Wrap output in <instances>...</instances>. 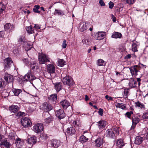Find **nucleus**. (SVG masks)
<instances>
[{
  "label": "nucleus",
  "mask_w": 148,
  "mask_h": 148,
  "mask_svg": "<svg viewBox=\"0 0 148 148\" xmlns=\"http://www.w3.org/2000/svg\"><path fill=\"white\" fill-rule=\"evenodd\" d=\"M119 130L118 128H112L108 129L106 132L105 135L109 138H114L115 137V134L118 135L119 134Z\"/></svg>",
  "instance_id": "obj_1"
},
{
  "label": "nucleus",
  "mask_w": 148,
  "mask_h": 148,
  "mask_svg": "<svg viewBox=\"0 0 148 148\" xmlns=\"http://www.w3.org/2000/svg\"><path fill=\"white\" fill-rule=\"evenodd\" d=\"M40 107L41 109L46 112H49L53 108V106L51 104L47 102H44L40 106Z\"/></svg>",
  "instance_id": "obj_2"
},
{
  "label": "nucleus",
  "mask_w": 148,
  "mask_h": 148,
  "mask_svg": "<svg viewBox=\"0 0 148 148\" xmlns=\"http://www.w3.org/2000/svg\"><path fill=\"white\" fill-rule=\"evenodd\" d=\"M140 69V66L138 65H135L131 67L130 68V70L132 76L134 77L136 76Z\"/></svg>",
  "instance_id": "obj_3"
},
{
  "label": "nucleus",
  "mask_w": 148,
  "mask_h": 148,
  "mask_svg": "<svg viewBox=\"0 0 148 148\" xmlns=\"http://www.w3.org/2000/svg\"><path fill=\"white\" fill-rule=\"evenodd\" d=\"M62 82L64 84L67 85L69 86H71L74 84L72 78L67 76H66L63 78Z\"/></svg>",
  "instance_id": "obj_4"
},
{
  "label": "nucleus",
  "mask_w": 148,
  "mask_h": 148,
  "mask_svg": "<svg viewBox=\"0 0 148 148\" xmlns=\"http://www.w3.org/2000/svg\"><path fill=\"white\" fill-rule=\"evenodd\" d=\"M90 25L87 22L80 23L79 26V29L80 31L83 32L88 29Z\"/></svg>",
  "instance_id": "obj_5"
},
{
  "label": "nucleus",
  "mask_w": 148,
  "mask_h": 148,
  "mask_svg": "<svg viewBox=\"0 0 148 148\" xmlns=\"http://www.w3.org/2000/svg\"><path fill=\"white\" fill-rule=\"evenodd\" d=\"M43 129V125L41 123H38L33 126V130L36 133H38L41 132Z\"/></svg>",
  "instance_id": "obj_6"
},
{
  "label": "nucleus",
  "mask_w": 148,
  "mask_h": 148,
  "mask_svg": "<svg viewBox=\"0 0 148 148\" xmlns=\"http://www.w3.org/2000/svg\"><path fill=\"white\" fill-rule=\"evenodd\" d=\"M24 79L26 81L31 82L36 79V77L30 71L27 73L24 76Z\"/></svg>",
  "instance_id": "obj_7"
},
{
  "label": "nucleus",
  "mask_w": 148,
  "mask_h": 148,
  "mask_svg": "<svg viewBox=\"0 0 148 148\" xmlns=\"http://www.w3.org/2000/svg\"><path fill=\"white\" fill-rule=\"evenodd\" d=\"M4 78L5 81L7 82V84L10 83L13 87V84L12 82L14 79L13 76L9 74H6L4 75Z\"/></svg>",
  "instance_id": "obj_8"
},
{
  "label": "nucleus",
  "mask_w": 148,
  "mask_h": 148,
  "mask_svg": "<svg viewBox=\"0 0 148 148\" xmlns=\"http://www.w3.org/2000/svg\"><path fill=\"white\" fill-rule=\"evenodd\" d=\"M22 125L25 127L30 126L32 123L30 120L28 118H24L21 121Z\"/></svg>",
  "instance_id": "obj_9"
},
{
  "label": "nucleus",
  "mask_w": 148,
  "mask_h": 148,
  "mask_svg": "<svg viewBox=\"0 0 148 148\" xmlns=\"http://www.w3.org/2000/svg\"><path fill=\"white\" fill-rule=\"evenodd\" d=\"M13 64V62L11 58H7L4 61L5 68L6 69L10 68Z\"/></svg>",
  "instance_id": "obj_10"
},
{
  "label": "nucleus",
  "mask_w": 148,
  "mask_h": 148,
  "mask_svg": "<svg viewBox=\"0 0 148 148\" xmlns=\"http://www.w3.org/2000/svg\"><path fill=\"white\" fill-rule=\"evenodd\" d=\"M39 60L41 64H45L47 62H49V60L47 58L46 56L43 54L39 55Z\"/></svg>",
  "instance_id": "obj_11"
},
{
  "label": "nucleus",
  "mask_w": 148,
  "mask_h": 148,
  "mask_svg": "<svg viewBox=\"0 0 148 148\" xmlns=\"http://www.w3.org/2000/svg\"><path fill=\"white\" fill-rule=\"evenodd\" d=\"M56 115L59 119L64 118L65 116V114L64 110L62 109H59L56 112Z\"/></svg>",
  "instance_id": "obj_12"
},
{
  "label": "nucleus",
  "mask_w": 148,
  "mask_h": 148,
  "mask_svg": "<svg viewBox=\"0 0 148 148\" xmlns=\"http://www.w3.org/2000/svg\"><path fill=\"white\" fill-rule=\"evenodd\" d=\"M19 107L17 105H12L9 107V110L11 112L14 113L18 112L19 110Z\"/></svg>",
  "instance_id": "obj_13"
},
{
  "label": "nucleus",
  "mask_w": 148,
  "mask_h": 148,
  "mask_svg": "<svg viewBox=\"0 0 148 148\" xmlns=\"http://www.w3.org/2000/svg\"><path fill=\"white\" fill-rule=\"evenodd\" d=\"M0 145L1 146H4L6 148H10L11 146L10 143L8 142L6 139H4L1 140Z\"/></svg>",
  "instance_id": "obj_14"
},
{
  "label": "nucleus",
  "mask_w": 148,
  "mask_h": 148,
  "mask_svg": "<svg viewBox=\"0 0 148 148\" xmlns=\"http://www.w3.org/2000/svg\"><path fill=\"white\" fill-rule=\"evenodd\" d=\"M47 71L49 73H54L55 72V67L52 64H48L47 66Z\"/></svg>",
  "instance_id": "obj_15"
},
{
  "label": "nucleus",
  "mask_w": 148,
  "mask_h": 148,
  "mask_svg": "<svg viewBox=\"0 0 148 148\" xmlns=\"http://www.w3.org/2000/svg\"><path fill=\"white\" fill-rule=\"evenodd\" d=\"M52 146L55 148H57L60 145V141L56 139H52L51 140Z\"/></svg>",
  "instance_id": "obj_16"
},
{
  "label": "nucleus",
  "mask_w": 148,
  "mask_h": 148,
  "mask_svg": "<svg viewBox=\"0 0 148 148\" xmlns=\"http://www.w3.org/2000/svg\"><path fill=\"white\" fill-rule=\"evenodd\" d=\"M97 125L100 129H102L105 127L107 124V122L104 120L100 121L97 122Z\"/></svg>",
  "instance_id": "obj_17"
},
{
  "label": "nucleus",
  "mask_w": 148,
  "mask_h": 148,
  "mask_svg": "<svg viewBox=\"0 0 148 148\" xmlns=\"http://www.w3.org/2000/svg\"><path fill=\"white\" fill-rule=\"evenodd\" d=\"M60 103L64 109H66L70 105L69 102L66 100L62 101L60 102Z\"/></svg>",
  "instance_id": "obj_18"
},
{
  "label": "nucleus",
  "mask_w": 148,
  "mask_h": 148,
  "mask_svg": "<svg viewBox=\"0 0 148 148\" xmlns=\"http://www.w3.org/2000/svg\"><path fill=\"white\" fill-rule=\"evenodd\" d=\"M36 137L35 136H33L29 138L27 140L28 143L32 145L34 144L36 142Z\"/></svg>",
  "instance_id": "obj_19"
},
{
  "label": "nucleus",
  "mask_w": 148,
  "mask_h": 148,
  "mask_svg": "<svg viewBox=\"0 0 148 148\" xmlns=\"http://www.w3.org/2000/svg\"><path fill=\"white\" fill-rule=\"evenodd\" d=\"M143 140V138L140 136H137L136 137L134 143L135 144L139 145L141 143Z\"/></svg>",
  "instance_id": "obj_20"
},
{
  "label": "nucleus",
  "mask_w": 148,
  "mask_h": 148,
  "mask_svg": "<svg viewBox=\"0 0 148 148\" xmlns=\"http://www.w3.org/2000/svg\"><path fill=\"white\" fill-rule=\"evenodd\" d=\"M105 34V32H99L97 33V37L95 38L99 40H102L104 38V36Z\"/></svg>",
  "instance_id": "obj_21"
},
{
  "label": "nucleus",
  "mask_w": 148,
  "mask_h": 148,
  "mask_svg": "<svg viewBox=\"0 0 148 148\" xmlns=\"http://www.w3.org/2000/svg\"><path fill=\"white\" fill-rule=\"evenodd\" d=\"M96 146L98 147H101L103 143V140L102 138H99L95 140Z\"/></svg>",
  "instance_id": "obj_22"
},
{
  "label": "nucleus",
  "mask_w": 148,
  "mask_h": 148,
  "mask_svg": "<svg viewBox=\"0 0 148 148\" xmlns=\"http://www.w3.org/2000/svg\"><path fill=\"white\" fill-rule=\"evenodd\" d=\"M75 130L74 127H71L67 129L66 133L68 135H72L75 133Z\"/></svg>",
  "instance_id": "obj_23"
},
{
  "label": "nucleus",
  "mask_w": 148,
  "mask_h": 148,
  "mask_svg": "<svg viewBox=\"0 0 148 148\" xmlns=\"http://www.w3.org/2000/svg\"><path fill=\"white\" fill-rule=\"evenodd\" d=\"M54 84L55 88L57 92L59 91L62 89V83L61 82H57Z\"/></svg>",
  "instance_id": "obj_24"
},
{
  "label": "nucleus",
  "mask_w": 148,
  "mask_h": 148,
  "mask_svg": "<svg viewBox=\"0 0 148 148\" xmlns=\"http://www.w3.org/2000/svg\"><path fill=\"white\" fill-rule=\"evenodd\" d=\"M137 82L133 79L130 80L129 83V86L131 88L136 87Z\"/></svg>",
  "instance_id": "obj_25"
},
{
  "label": "nucleus",
  "mask_w": 148,
  "mask_h": 148,
  "mask_svg": "<svg viewBox=\"0 0 148 148\" xmlns=\"http://www.w3.org/2000/svg\"><path fill=\"white\" fill-rule=\"evenodd\" d=\"M135 106L136 107L139 108L141 109L144 110L145 109V105L143 103H141L140 101H138L135 103Z\"/></svg>",
  "instance_id": "obj_26"
},
{
  "label": "nucleus",
  "mask_w": 148,
  "mask_h": 148,
  "mask_svg": "<svg viewBox=\"0 0 148 148\" xmlns=\"http://www.w3.org/2000/svg\"><path fill=\"white\" fill-rule=\"evenodd\" d=\"M4 28L6 30H10L14 28V26L13 25H11L10 23H7L4 26Z\"/></svg>",
  "instance_id": "obj_27"
},
{
  "label": "nucleus",
  "mask_w": 148,
  "mask_h": 148,
  "mask_svg": "<svg viewBox=\"0 0 148 148\" xmlns=\"http://www.w3.org/2000/svg\"><path fill=\"white\" fill-rule=\"evenodd\" d=\"M57 99V96L56 94L51 95L49 97V101L51 102H56Z\"/></svg>",
  "instance_id": "obj_28"
},
{
  "label": "nucleus",
  "mask_w": 148,
  "mask_h": 148,
  "mask_svg": "<svg viewBox=\"0 0 148 148\" xmlns=\"http://www.w3.org/2000/svg\"><path fill=\"white\" fill-rule=\"evenodd\" d=\"M122 36V35L121 33L118 32H115L112 34V37L115 38H121Z\"/></svg>",
  "instance_id": "obj_29"
},
{
  "label": "nucleus",
  "mask_w": 148,
  "mask_h": 148,
  "mask_svg": "<svg viewBox=\"0 0 148 148\" xmlns=\"http://www.w3.org/2000/svg\"><path fill=\"white\" fill-rule=\"evenodd\" d=\"M117 147L119 148H121L124 145L123 140L122 139L118 140L116 143Z\"/></svg>",
  "instance_id": "obj_30"
},
{
  "label": "nucleus",
  "mask_w": 148,
  "mask_h": 148,
  "mask_svg": "<svg viewBox=\"0 0 148 148\" xmlns=\"http://www.w3.org/2000/svg\"><path fill=\"white\" fill-rule=\"evenodd\" d=\"M7 82L2 78H0V88H3L7 84Z\"/></svg>",
  "instance_id": "obj_31"
},
{
  "label": "nucleus",
  "mask_w": 148,
  "mask_h": 148,
  "mask_svg": "<svg viewBox=\"0 0 148 148\" xmlns=\"http://www.w3.org/2000/svg\"><path fill=\"white\" fill-rule=\"evenodd\" d=\"M129 92L128 89L125 88L123 92V96L124 98H126L127 97L128 95Z\"/></svg>",
  "instance_id": "obj_32"
},
{
  "label": "nucleus",
  "mask_w": 148,
  "mask_h": 148,
  "mask_svg": "<svg viewBox=\"0 0 148 148\" xmlns=\"http://www.w3.org/2000/svg\"><path fill=\"white\" fill-rule=\"evenodd\" d=\"M97 65L99 66H104L105 64L104 63V60L102 59H98L97 62Z\"/></svg>",
  "instance_id": "obj_33"
},
{
  "label": "nucleus",
  "mask_w": 148,
  "mask_h": 148,
  "mask_svg": "<svg viewBox=\"0 0 148 148\" xmlns=\"http://www.w3.org/2000/svg\"><path fill=\"white\" fill-rule=\"evenodd\" d=\"M79 140L80 142L82 143H84L86 142L88 140V139L84 136L83 135L80 137Z\"/></svg>",
  "instance_id": "obj_34"
},
{
  "label": "nucleus",
  "mask_w": 148,
  "mask_h": 148,
  "mask_svg": "<svg viewBox=\"0 0 148 148\" xmlns=\"http://www.w3.org/2000/svg\"><path fill=\"white\" fill-rule=\"evenodd\" d=\"M27 32L29 34H31L34 33V29L32 28L31 26L27 27L26 29Z\"/></svg>",
  "instance_id": "obj_35"
},
{
  "label": "nucleus",
  "mask_w": 148,
  "mask_h": 148,
  "mask_svg": "<svg viewBox=\"0 0 148 148\" xmlns=\"http://www.w3.org/2000/svg\"><path fill=\"white\" fill-rule=\"evenodd\" d=\"M74 126L76 127L80 126V123L79 120L77 119L74 121L73 123Z\"/></svg>",
  "instance_id": "obj_36"
},
{
  "label": "nucleus",
  "mask_w": 148,
  "mask_h": 148,
  "mask_svg": "<svg viewBox=\"0 0 148 148\" xmlns=\"http://www.w3.org/2000/svg\"><path fill=\"white\" fill-rule=\"evenodd\" d=\"M116 107L117 108H119L123 110L126 108V106L123 103H117L116 105Z\"/></svg>",
  "instance_id": "obj_37"
},
{
  "label": "nucleus",
  "mask_w": 148,
  "mask_h": 148,
  "mask_svg": "<svg viewBox=\"0 0 148 148\" xmlns=\"http://www.w3.org/2000/svg\"><path fill=\"white\" fill-rule=\"evenodd\" d=\"M22 92L20 89H15L13 90V92L15 95L17 96Z\"/></svg>",
  "instance_id": "obj_38"
},
{
  "label": "nucleus",
  "mask_w": 148,
  "mask_h": 148,
  "mask_svg": "<svg viewBox=\"0 0 148 148\" xmlns=\"http://www.w3.org/2000/svg\"><path fill=\"white\" fill-rule=\"evenodd\" d=\"M137 47V44L135 43H133L132 45V50L134 52L138 51Z\"/></svg>",
  "instance_id": "obj_39"
},
{
  "label": "nucleus",
  "mask_w": 148,
  "mask_h": 148,
  "mask_svg": "<svg viewBox=\"0 0 148 148\" xmlns=\"http://www.w3.org/2000/svg\"><path fill=\"white\" fill-rule=\"evenodd\" d=\"M40 6L39 5H35L34 6V8L33 9V10L34 12L38 13H40V12L38 10V9H39Z\"/></svg>",
  "instance_id": "obj_40"
},
{
  "label": "nucleus",
  "mask_w": 148,
  "mask_h": 148,
  "mask_svg": "<svg viewBox=\"0 0 148 148\" xmlns=\"http://www.w3.org/2000/svg\"><path fill=\"white\" fill-rule=\"evenodd\" d=\"M15 136L13 133H10L8 136V138L10 140H13L15 139Z\"/></svg>",
  "instance_id": "obj_41"
},
{
  "label": "nucleus",
  "mask_w": 148,
  "mask_h": 148,
  "mask_svg": "<svg viewBox=\"0 0 148 148\" xmlns=\"http://www.w3.org/2000/svg\"><path fill=\"white\" fill-rule=\"evenodd\" d=\"M55 14L58 15H63L64 12L63 11L60 10L56 9L55 10Z\"/></svg>",
  "instance_id": "obj_42"
},
{
  "label": "nucleus",
  "mask_w": 148,
  "mask_h": 148,
  "mask_svg": "<svg viewBox=\"0 0 148 148\" xmlns=\"http://www.w3.org/2000/svg\"><path fill=\"white\" fill-rule=\"evenodd\" d=\"M5 6L2 3H0V12H1L5 10Z\"/></svg>",
  "instance_id": "obj_43"
},
{
  "label": "nucleus",
  "mask_w": 148,
  "mask_h": 148,
  "mask_svg": "<svg viewBox=\"0 0 148 148\" xmlns=\"http://www.w3.org/2000/svg\"><path fill=\"white\" fill-rule=\"evenodd\" d=\"M139 119L138 118H135L132 119V123L133 124H136L139 122Z\"/></svg>",
  "instance_id": "obj_44"
},
{
  "label": "nucleus",
  "mask_w": 148,
  "mask_h": 148,
  "mask_svg": "<svg viewBox=\"0 0 148 148\" xmlns=\"http://www.w3.org/2000/svg\"><path fill=\"white\" fill-rule=\"evenodd\" d=\"M133 112L132 111L127 112L125 114V116H127L129 118H130L131 115L133 114Z\"/></svg>",
  "instance_id": "obj_45"
},
{
  "label": "nucleus",
  "mask_w": 148,
  "mask_h": 148,
  "mask_svg": "<svg viewBox=\"0 0 148 148\" xmlns=\"http://www.w3.org/2000/svg\"><path fill=\"white\" fill-rule=\"evenodd\" d=\"M58 63L61 66H63L65 65L63 59H59L58 60Z\"/></svg>",
  "instance_id": "obj_46"
},
{
  "label": "nucleus",
  "mask_w": 148,
  "mask_h": 148,
  "mask_svg": "<svg viewBox=\"0 0 148 148\" xmlns=\"http://www.w3.org/2000/svg\"><path fill=\"white\" fill-rule=\"evenodd\" d=\"M25 114L24 112H20L16 113V116L17 117H21L25 115Z\"/></svg>",
  "instance_id": "obj_47"
},
{
  "label": "nucleus",
  "mask_w": 148,
  "mask_h": 148,
  "mask_svg": "<svg viewBox=\"0 0 148 148\" xmlns=\"http://www.w3.org/2000/svg\"><path fill=\"white\" fill-rule=\"evenodd\" d=\"M142 118L144 119H148V112L145 113L143 114Z\"/></svg>",
  "instance_id": "obj_48"
},
{
  "label": "nucleus",
  "mask_w": 148,
  "mask_h": 148,
  "mask_svg": "<svg viewBox=\"0 0 148 148\" xmlns=\"http://www.w3.org/2000/svg\"><path fill=\"white\" fill-rule=\"evenodd\" d=\"M52 120V117L50 116L47 118H46L45 119V122L47 123H48L50 122Z\"/></svg>",
  "instance_id": "obj_49"
},
{
  "label": "nucleus",
  "mask_w": 148,
  "mask_h": 148,
  "mask_svg": "<svg viewBox=\"0 0 148 148\" xmlns=\"http://www.w3.org/2000/svg\"><path fill=\"white\" fill-rule=\"evenodd\" d=\"M136 0H126V2L129 5L133 4Z\"/></svg>",
  "instance_id": "obj_50"
},
{
  "label": "nucleus",
  "mask_w": 148,
  "mask_h": 148,
  "mask_svg": "<svg viewBox=\"0 0 148 148\" xmlns=\"http://www.w3.org/2000/svg\"><path fill=\"white\" fill-rule=\"evenodd\" d=\"M82 42L83 44L88 45V40L86 39H84L82 40Z\"/></svg>",
  "instance_id": "obj_51"
},
{
  "label": "nucleus",
  "mask_w": 148,
  "mask_h": 148,
  "mask_svg": "<svg viewBox=\"0 0 148 148\" xmlns=\"http://www.w3.org/2000/svg\"><path fill=\"white\" fill-rule=\"evenodd\" d=\"M67 46V44L66 43V40H63L62 44V47L63 48H65Z\"/></svg>",
  "instance_id": "obj_52"
},
{
  "label": "nucleus",
  "mask_w": 148,
  "mask_h": 148,
  "mask_svg": "<svg viewBox=\"0 0 148 148\" xmlns=\"http://www.w3.org/2000/svg\"><path fill=\"white\" fill-rule=\"evenodd\" d=\"M109 8L110 9H112L114 6V3L110 1L109 3Z\"/></svg>",
  "instance_id": "obj_53"
},
{
  "label": "nucleus",
  "mask_w": 148,
  "mask_h": 148,
  "mask_svg": "<svg viewBox=\"0 0 148 148\" xmlns=\"http://www.w3.org/2000/svg\"><path fill=\"white\" fill-rule=\"evenodd\" d=\"M103 113V109L100 108L98 111L99 114L101 116H102Z\"/></svg>",
  "instance_id": "obj_54"
},
{
  "label": "nucleus",
  "mask_w": 148,
  "mask_h": 148,
  "mask_svg": "<svg viewBox=\"0 0 148 148\" xmlns=\"http://www.w3.org/2000/svg\"><path fill=\"white\" fill-rule=\"evenodd\" d=\"M99 3L100 4L101 6H104L105 5V3L104 2L103 0H100Z\"/></svg>",
  "instance_id": "obj_55"
},
{
  "label": "nucleus",
  "mask_w": 148,
  "mask_h": 148,
  "mask_svg": "<svg viewBox=\"0 0 148 148\" xmlns=\"http://www.w3.org/2000/svg\"><path fill=\"white\" fill-rule=\"evenodd\" d=\"M105 98L108 101L112 100H113V98L112 97H109L108 95H106L105 96Z\"/></svg>",
  "instance_id": "obj_56"
},
{
  "label": "nucleus",
  "mask_w": 148,
  "mask_h": 148,
  "mask_svg": "<svg viewBox=\"0 0 148 148\" xmlns=\"http://www.w3.org/2000/svg\"><path fill=\"white\" fill-rule=\"evenodd\" d=\"M23 62L26 64H28L29 62V61L28 59H23Z\"/></svg>",
  "instance_id": "obj_57"
},
{
  "label": "nucleus",
  "mask_w": 148,
  "mask_h": 148,
  "mask_svg": "<svg viewBox=\"0 0 148 148\" xmlns=\"http://www.w3.org/2000/svg\"><path fill=\"white\" fill-rule=\"evenodd\" d=\"M34 27L36 29H38L40 28V26L38 24H35Z\"/></svg>",
  "instance_id": "obj_58"
},
{
  "label": "nucleus",
  "mask_w": 148,
  "mask_h": 148,
  "mask_svg": "<svg viewBox=\"0 0 148 148\" xmlns=\"http://www.w3.org/2000/svg\"><path fill=\"white\" fill-rule=\"evenodd\" d=\"M27 48L28 47H29V49H26V50H27V51L29 50L32 47V45H31L30 44H29L28 43H27Z\"/></svg>",
  "instance_id": "obj_59"
},
{
  "label": "nucleus",
  "mask_w": 148,
  "mask_h": 148,
  "mask_svg": "<svg viewBox=\"0 0 148 148\" xmlns=\"http://www.w3.org/2000/svg\"><path fill=\"white\" fill-rule=\"evenodd\" d=\"M36 65L35 64H32L31 66V69L32 70H34L35 68Z\"/></svg>",
  "instance_id": "obj_60"
},
{
  "label": "nucleus",
  "mask_w": 148,
  "mask_h": 148,
  "mask_svg": "<svg viewBox=\"0 0 148 148\" xmlns=\"http://www.w3.org/2000/svg\"><path fill=\"white\" fill-rule=\"evenodd\" d=\"M48 137V136L46 134H44L43 135V138L44 139H47Z\"/></svg>",
  "instance_id": "obj_61"
},
{
  "label": "nucleus",
  "mask_w": 148,
  "mask_h": 148,
  "mask_svg": "<svg viewBox=\"0 0 148 148\" xmlns=\"http://www.w3.org/2000/svg\"><path fill=\"white\" fill-rule=\"evenodd\" d=\"M136 125V124L133 123L132 125L131 126V130H134L135 128Z\"/></svg>",
  "instance_id": "obj_62"
},
{
  "label": "nucleus",
  "mask_w": 148,
  "mask_h": 148,
  "mask_svg": "<svg viewBox=\"0 0 148 148\" xmlns=\"http://www.w3.org/2000/svg\"><path fill=\"white\" fill-rule=\"evenodd\" d=\"M123 9V7H121L119 9H117V10L119 12H120V11H122Z\"/></svg>",
  "instance_id": "obj_63"
},
{
  "label": "nucleus",
  "mask_w": 148,
  "mask_h": 148,
  "mask_svg": "<svg viewBox=\"0 0 148 148\" xmlns=\"http://www.w3.org/2000/svg\"><path fill=\"white\" fill-rule=\"evenodd\" d=\"M89 100L88 97L87 95H85V100L86 101H87Z\"/></svg>",
  "instance_id": "obj_64"
}]
</instances>
